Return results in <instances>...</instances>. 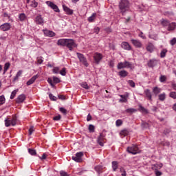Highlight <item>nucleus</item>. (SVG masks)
<instances>
[{
	"instance_id": "nucleus-1",
	"label": "nucleus",
	"mask_w": 176,
	"mask_h": 176,
	"mask_svg": "<svg viewBox=\"0 0 176 176\" xmlns=\"http://www.w3.org/2000/svg\"><path fill=\"white\" fill-rule=\"evenodd\" d=\"M119 9L120 13H122V15H124V13L128 12L129 9H130V2L129 0H121L119 3Z\"/></svg>"
},
{
	"instance_id": "nucleus-2",
	"label": "nucleus",
	"mask_w": 176,
	"mask_h": 176,
	"mask_svg": "<svg viewBox=\"0 0 176 176\" xmlns=\"http://www.w3.org/2000/svg\"><path fill=\"white\" fill-rule=\"evenodd\" d=\"M4 122L6 127L16 126V123L17 122V117H16V116H12V118H7L5 120Z\"/></svg>"
},
{
	"instance_id": "nucleus-3",
	"label": "nucleus",
	"mask_w": 176,
	"mask_h": 176,
	"mask_svg": "<svg viewBox=\"0 0 176 176\" xmlns=\"http://www.w3.org/2000/svg\"><path fill=\"white\" fill-rule=\"evenodd\" d=\"M118 69H123V68H130L133 69V64L129 61L119 63L117 65Z\"/></svg>"
},
{
	"instance_id": "nucleus-4",
	"label": "nucleus",
	"mask_w": 176,
	"mask_h": 176,
	"mask_svg": "<svg viewBox=\"0 0 176 176\" xmlns=\"http://www.w3.org/2000/svg\"><path fill=\"white\" fill-rule=\"evenodd\" d=\"M126 151L131 155H137V153H140V148H138V146L132 144L127 147Z\"/></svg>"
},
{
	"instance_id": "nucleus-5",
	"label": "nucleus",
	"mask_w": 176,
	"mask_h": 176,
	"mask_svg": "<svg viewBox=\"0 0 176 176\" xmlns=\"http://www.w3.org/2000/svg\"><path fill=\"white\" fill-rule=\"evenodd\" d=\"M76 54H77V57H78V60H80V62H81L82 64H83V65H85V67H89V63H87V59L86 58V57H85V55H83V54H80L79 52H77Z\"/></svg>"
},
{
	"instance_id": "nucleus-6",
	"label": "nucleus",
	"mask_w": 176,
	"mask_h": 176,
	"mask_svg": "<svg viewBox=\"0 0 176 176\" xmlns=\"http://www.w3.org/2000/svg\"><path fill=\"white\" fill-rule=\"evenodd\" d=\"M82 157H83V152L80 151L77 153L74 156H72V159L74 162H76V163H81Z\"/></svg>"
},
{
	"instance_id": "nucleus-7",
	"label": "nucleus",
	"mask_w": 176,
	"mask_h": 176,
	"mask_svg": "<svg viewBox=\"0 0 176 176\" xmlns=\"http://www.w3.org/2000/svg\"><path fill=\"white\" fill-rule=\"evenodd\" d=\"M46 5L51 8V9H53V10H54V12H56V13H60V9H58V7L57 6V5L54 4V3L50 1H46Z\"/></svg>"
},
{
	"instance_id": "nucleus-8",
	"label": "nucleus",
	"mask_w": 176,
	"mask_h": 176,
	"mask_svg": "<svg viewBox=\"0 0 176 176\" xmlns=\"http://www.w3.org/2000/svg\"><path fill=\"white\" fill-rule=\"evenodd\" d=\"M103 57L104 56L101 54H100L98 52H96L94 54V60L95 61V63L100 64V63H101V60H102Z\"/></svg>"
},
{
	"instance_id": "nucleus-9",
	"label": "nucleus",
	"mask_w": 176,
	"mask_h": 176,
	"mask_svg": "<svg viewBox=\"0 0 176 176\" xmlns=\"http://www.w3.org/2000/svg\"><path fill=\"white\" fill-rule=\"evenodd\" d=\"M66 46L68 47L69 50L72 51L74 47L76 46V43L72 39H67L66 43Z\"/></svg>"
},
{
	"instance_id": "nucleus-10",
	"label": "nucleus",
	"mask_w": 176,
	"mask_h": 176,
	"mask_svg": "<svg viewBox=\"0 0 176 176\" xmlns=\"http://www.w3.org/2000/svg\"><path fill=\"white\" fill-rule=\"evenodd\" d=\"M97 141L98 144H99L100 146H104V142H105V134H104V133H101L98 138Z\"/></svg>"
},
{
	"instance_id": "nucleus-11",
	"label": "nucleus",
	"mask_w": 176,
	"mask_h": 176,
	"mask_svg": "<svg viewBox=\"0 0 176 176\" xmlns=\"http://www.w3.org/2000/svg\"><path fill=\"white\" fill-rule=\"evenodd\" d=\"M131 42L135 47H137L138 49H141L142 47V43L140 40L132 38L131 40Z\"/></svg>"
},
{
	"instance_id": "nucleus-12",
	"label": "nucleus",
	"mask_w": 176,
	"mask_h": 176,
	"mask_svg": "<svg viewBox=\"0 0 176 176\" xmlns=\"http://www.w3.org/2000/svg\"><path fill=\"white\" fill-rule=\"evenodd\" d=\"M147 65L149 68H153L157 65V60L153 58L150 59L149 61L147 63Z\"/></svg>"
},
{
	"instance_id": "nucleus-13",
	"label": "nucleus",
	"mask_w": 176,
	"mask_h": 176,
	"mask_svg": "<svg viewBox=\"0 0 176 176\" xmlns=\"http://www.w3.org/2000/svg\"><path fill=\"white\" fill-rule=\"evenodd\" d=\"M25 98H27V97L24 94L19 95L16 99V104H21V102H24V101H25Z\"/></svg>"
},
{
	"instance_id": "nucleus-14",
	"label": "nucleus",
	"mask_w": 176,
	"mask_h": 176,
	"mask_svg": "<svg viewBox=\"0 0 176 176\" xmlns=\"http://www.w3.org/2000/svg\"><path fill=\"white\" fill-rule=\"evenodd\" d=\"M121 47H122L124 50H131V45H130V44L126 41L121 43Z\"/></svg>"
},
{
	"instance_id": "nucleus-15",
	"label": "nucleus",
	"mask_w": 176,
	"mask_h": 176,
	"mask_svg": "<svg viewBox=\"0 0 176 176\" xmlns=\"http://www.w3.org/2000/svg\"><path fill=\"white\" fill-rule=\"evenodd\" d=\"M11 27L12 26L10 25V23H3V25H1L0 26V28L2 30V31H9V30H10Z\"/></svg>"
},
{
	"instance_id": "nucleus-16",
	"label": "nucleus",
	"mask_w": 176,
	"mask_h": 176,
	"mask_svg": "<svg viewBox=\"0 0 176 176\" xmlns=\"http://www.w3.org/2000/svg\"><path fill=\"white\" fill-rule=\"evenodd\" d=\"M37 78H39V76H38V74L34 76L26 82V85L28 86H31V85H32L36 80Z\"/></svg>"
},
{
	"instance_id": "nucleus-17",
	"label": "nucleus",
	"mask_w": 176,
	"mask_h": 176,
	"mask_svg": "<svg viewBox=\"0 0 176 176\" xmlns=\"http://www.w3.org/2000/svg\"><path fill=\"white\" fill-rule=\"evenodd\" d=\"M63 8L64 12H65L66 14L71 15L74 14V10L68 8L67 6L63 5Z\"/></svg>"
},
{
	"instance_id": "nucleus-18",
	"label": "nucleus",
	"mask_w": 176,
	"mask_h": 176,
	"mask_svg": "<svg viewBox=\"0 0 176 176\" xmlns=\"http://www.w3.org/2000/svg\"><path fill=\"white\" fill-rule=\"evenodd\" d=\"M146 49L149 53H153V50H155V45L152 43H148Z\"/></svg>"
},
{
	"instance_id": "nucleus-19",
	"label": "nucleus",
	"mask_w": 176,
	"mask_h": 176,
	"mask_svg": "<svg viewBox=\"0 0 176 176\" xmlns=\"http://www.w3.org/2000/svg\"><path fill=\"white\" fill-rule=\"evenodd\" d=\"M68 39L67 38H60L58 41L57 45L58 46H67V42Z\"/></svg>"
},
{
	"instance_id": "nucleus-20",
	"label": "nucleus",
	"mask_w": 176,
	"mask_h": 176,
	"mask_svg": "<svg viewBox=\"0 0 176 176\" xmlns=\"http://www.w3.org/2000/svg\"><path fill=\"white\" fill-rule=\"evenodd\" d=\"M144 94L147 100H148V101H152V92H151V90L149 89L144 90Z\"/></svg>"
},
{
	"instance_id": "nucleus-21",
	"label": "nucleus",
	"mask_w": 176,
	"mask_h": 176,
	"mask_svg": "<svg viewBox=\"0 0 176 176\" xmlns=\"http://www.w3.org/2000/svg\"><path fill=\"white\" fill-rule=\"evenodd\" d=\"M43 32L45 36H50V38L56 35V33H54L53 31H50L47 30H43Z\"/></svg>"
},
{
	"instance_id": "nucleus-22",
	"label": "nucleus",
	"mask_w": 176,
	"mask_h": 176,
	"mask_svg": "<svg viewBox=\"0 0 176 176\" xmlns=\"http://www.w3.org/2000/svg\"><path fill=\"white\" fill-rule=\"evenodd\" d=\"M43 18H42V16L41 15H38L36 19H35V22L37 24H43Z\"/></svg>"
},
{
	"instance_id": "nucleus-23",
	"label": "nucleus",
	"mask_w": 176,
	"mask_h": 176,
	"mask_svg": "<svg viewBox=\"0 0 176 176\" xmlns=\"http://www.w3.org/2000/svg\"><path fill=\"white\" fill-rule=\"evenodd\" d=\"M129 133H130L129 129H124L120 132V135H121V137H126V135H129Z\"/></svg>"
},
{
	"instance_id": "nucleus-24",
	"label": "nucleus",
	"mask_w": 176,
	"mask_h": 176,
	"mask_svg": "<svg viewBox=\"0 0 176 176\" xmlns=\"http://www.w3.org/2000/svg\"><path fill=\"white\" fill-rule=\"evenodd\" d=\"M94 170L96 171V173H98V174H101L104 170V167L102 166L98 165L95 166Z\"/></svg>"
},
{
	"instance_id": "nucleus-25",
	"label": "nucleus",
	"mask_w": 176,
	"mask_h": 176,
	"mask_svg": "<svg viewBox=\"0 0 176 176\" xmlns=\"http://www.w3.org/2000/svg\"><path fill=\"white\" fill-rule=\"evenodd\" d=\"M118 75L120 76V78H126L129 75V72H127L126 70H121L119 72Z\"/></svg>"
},
{
	"instance_id": "nucleus-26",
	"label": "nucleus",
	"mask_w": 176,
	"mask_h": 176,
	"mask_svg": "<svg viewBox=\"0 0 176 176\" xmlns=\"http://www.w3.org/2000/svg\"><path fill=\"white\" fill-rule=\"evenodd\" d=\"M176 23L173 22L171 23H169L168 26V31H174L175 30Z\"/></svg>"
},
{
	"instance_id": "nucleus-27",
	"label": "nucleus",
	"mask_w": 176,
	"mask_h": 176,
	"mask_svg": "<svg viewBox=\"0 0 176 176\" xmlns=\"http://www.w3.org/2000/svg\"><path fill=\"white\" fill-rule=\"evenodd\" d=\"M141 126L142 129H149L151 127V124L145 121H142Z\"/></svg>"
},
{
	"instance_id": "nucleus-28",
	"label": "nucleus",
	"mask_w": 176,
	"mask_h": 176,
	"mask_svg": "<svg viewBox=\"0 0 176 176\" xmlns=\"http://www.w3.org/2000/svg\"><path fill=\"white\" fill-rule=\"evenodd\" d=\"M160 91H162V89H160L157 87H155L153 89V93L155 94V96H157V94H159V93H160Z\"/></svg>"
},
{
	"instance_id": "nucleus-29",
	"label": "nucleus",
	"mask_w": 176,
	"mask_h": 176,
	"mask_svg": "<svg viewBox=\"0 0 176 176\" xmlns=\"http://www.w3.org/2000/svg\"><path fill=\"white\" fill-rule=\"evenodd\" d=\"M118 166H119V163H118V162L116 161L112 162V168L113 171H116V170H118Z\"/></svg>"
},
{
	"instance_id": "nucleus-30",
	"label": "nucleus",
	"mask_w": 176,
	"mask_h": 176,
	"mask_svg": "<svg viewBox=\"0 0 176 176\" xmlns=\"http://www.w3.org/2000/svg\"><path fill=\"white\" fill-rule=\"evenodd\" d=\"M139 111L140 112H142V113H149L148 110L145 109L144 107H142V105L141 104L139 105Z\"/></svg>"
},
{
	"instance_id": "nucleus-31",
	"label": "nucleus",
	"mask_w": 176,
	"mask_h": 176,
	"mask_svg": "<svg viewBox=\"0 0 176 176\" xmlns=\"http://www.w3.org/2000/svg\"><path fill=\"white\" fill-rule=\"evenodd\" d=\"M96 16H97L96 13H93L92 15L88 18V21L89 23H93V21H94V20H96Z\"/></svg>"
},
{
	"instance_id": "nucleus-32",
	"label": "nucleus",
	"mask_w": 176,
	"mask_h": 176,
	"mask_svg": "<svg viewBox=\"0 0 176 176\" xmlns=\"http://www.w3.org/2000/svg\"><path fill=\"white\" fill-rule=\"evenodd\" d=\"M10 67V63H6L4 65V70H3V75H5V74H6V72H8V69H9V68Z\"/></svg>"
},
{
	"instance_id": "nucleus-33",
	"label": "nucleus",
	"mask_w": 176,
	"mask_h": 176,
	"mask_svg": "<svg viewBox=\"0 0 176 176\" xmlns=\"http://www.w3.org/2000/svg\"><path fill=\"white\" fill-rule=\"evenodd\" d=\"M122 99H120V102H127V96L126 95H120Z\"/></svg>"
},
{
	"instance_id": "nucleus-34",
	"label": "nucleus",
	"mask_w": 176,
	"mask_h": 176,
	"mask_svg": "<svg viewBox=\"0 0 176 176\" xmlns=\"http://www.w3.org/2000/svg\"><path fill=\"white\" fill-rule=\"evenodd\" d=\"M167 80V76H164V75H161L160 77V82H161V83H164V82H166Z\"/></svg>"
},
{
	"instance_id": "nucleus-35",
	"label": "nucleus",
	"mask_w": 176,
	"mask_h": 176,
	"mask_svg": "<svg viewBox=\"0 0 176 176\" xmlns=\"http://www.w3.org/2000/svg\"><path fill=\"white\" fill-rule=\"evenodd\" d=\"M166 54H167V50L166 49L162 50L160 53V58H164V57H166Z\"/></svg>"
},
{
	"instance_id": "nucleus-36",
	"label": "nucleus",
	"mask_w": 176,
	"mask_h": 176,
	"mask_svg": "<svg viewBox=\"0 0 176 176\" xmlns=\"http://www.w3.org/2000/svg\"><path fill=\"white\" fill-rule=\"evenodd\" d=\"M158 97L160 101H164V100H166V94H161L158 96Z\"/></svg>"
},
{
	"instance_id": "nucleus-37",
	"label": "nucleus",
	"mask_w": 176,
	"mask_h": 176,
	"mask_svg": "<svg viewBox=\"0 0 176 176\" xmlns=\"http://www.w3.org/2000/svg\"><path fill=\"white\" fill-rule=\"evenodd\" d=\"M17 91H19V89H14L10 96V99L13 100V98H14V97H16V95L17 94Z\"/></svg>"
},
{
	"instance_id": "nucleus-38",
	"label": "nucleus",
	"mask_w": 176,
	"mask_h": 176,
	"mask_svg": "<svg viewBox=\"0 0 176 176\" xmlns=\"http://www.w3.org/2000/svg\"><path fill=\"white\" fill-rule=\"evenodd\" d=\"M19 17L21 21H24V20L27 19V16H25V14L24 13H21V14H19Z\"/></svg>"
},
{
	"instance_id": "nucleus-39",
	"label": "nucleus",
	"mask_w": 176,
	"mask_h": 176,
	"mask_svg": "<svg viewBox=\"0 0 176 176\" xmlns=\"http://www.w3.org/2000/svg\"><path fill=\"white\" fill-rule=\"evenodd\" d=\"M59 74H60L62 76H65V75H67V69L63 67L61 71L59 72Z\"/></svg>"
},
{
	"instance_id": "nucleus-40",
	"label": "nucleus",
	"mask_w": 176,
	"mask_h": 176,
	"mask_svg": "<svg viewBox=\"0 0 176 176\" xmlns=\"http://www.w3.org/2000/svg\"><path fill=\"white\" fill-rule=\"evenodd\" d=\"M127 113H134V112H137V109L130 108L125 111Z\"/></svg>"
},
{
	"instance_id": "nucleus-41",
	"label": "nucleus",
	"mask_w": 176,
	"mask_h": 176,
	"mask_svg": "<svg viewBox=\"0 0 176 176\" xmlns=\"http://www.w3.org/2000/svg\"><path fill=\"white\" fill-rule=\"evenodd\" d=\"M95 130H96V128L94 127V125L89 124V133H94Z\"/></svg>"
},
{
	"instance_id": "nucleus-42",
	"label": "nucleus",
	"mask_w": 176,
	"mask_h": 176,
	"mask_svg": "<svg viewBox=\"0 0 176 176\" xmlns=\"http://www.w3.org/2000/svg\"><path fill=\"white\" fill-rule=\"evenodd\" d=\"M22 74H23V71L19 70V71L17 72L16 76L14 77V80H17V79H18L19 78H20V76H21Z\"/></svg>"
},
{
	"instance_id": "nucleus-43",
	"label": "nucleus",
	"mask_w": 176,
	"mask_h": 176,
	"mask_svg": "<svg viewBox=\"0 0 176 176\" xmlns=\"http://www.w3.org/2000/svg\"><path fill=\"white\" fill-rule=\"evenodd\" d=\"M28 152L30 155H32V156H35V155H36V151L34 149L29 148Z\"/></svg>"
},
{
	"instance_id": "nucleus-44",
	"label": "nucleus",
	"mask_w": 176,
	"mask_h": 176,
	"mask_svg": "<svg viewBox=\"0 0 176 176\" xmlns=\"http://www.w3.org/2000/svg\"><path fill=\"white\" fill-rule=\"evenodd\" d=\"M162 25L164 26V27H168V25H170V22H168V21L167 20H163L162 21Z\"/></svg>"
},
{
	"instance_id": "nucleus-45",
	"label": "nucleus",
	"mask_w": 176,
	"mask_h": 176,
	"mask_svg": "<svg viewBox=\"0 0 176 176\" xmlns=\"http://www.w3.org/2000/svg\"><path fill=\"white\" fill-rule=\"evenodd\" d=\"M169 96H170L171 98H173V100H176V92H175V91H171V92L169 94Z\"/></svg>"
},
{
	"instance_id": "nucleus-46",
	"label": "nucleus",
	"mask_w": 176,
	"mask_h": 176,
	"mask_svg": "<svg viewBox=\"0 0 176 176\" xmlns=\"http://www.w3.org/2000/svg\"><path fill=\"white\" fill-rule=\"evenodd\" d=\"M81 86L83 87V89H85L86 90H89L90 87H89V85H87V82H82Z\"/></svg>"
},
{
	"instance_id": "nucleus-47",
	"label": "nucleus",
	"mask_w": 176,
	"mask_h": 176,
	"mask_svg": "<svg viewBox=\"0 0 176 176\" xmlns=\"http://www.w3.org/2000/svg\"><path fill=\"white\" fill-rule=\"evenodd\" d=\"M123 124V121L122 120H117L116 122V125L117 127H119Z\"/></svg>"
},
{
	"instance_id": "nucleus-48",
	"label": "nucleus",
	"mask_w": 176,
	"mask_h": 176,
	"mask_svg": "<svg viewBox=\"0 0 176 176\" xmlns=\"http://www.w3.org/2000/svg\"><path fill=\"white\" fill-rule=\"evenodd\" d=\"M128 83L131 87H135V82H134V81L129 80H128Z\"/></svg>"
},
{
	"instance_id": "nucleus-49",
	"label": "nucleus",
	"mask_w": 176,
	"mask_h": 176,
	"mask_svg": "<svg viewBox=\"0 0 176 176\" xmlns=\"http://www.w3.org/2000/svg\"><path fill=\"white\" fill-rule=\"evenodd\" d=\"M5 104V96H0V105H3Z\"/></svg>"
},
{
	"instance_id": "nucleus-50",
	"label": "nucleus",
	"mask_w": 176,
	"mask_h": 176,
	"mask_svg": "<svg viewBox=\"0 0 176 176\" xmlns=\"http://www.w3.org/2000/svg\"><path fill=\"white\" fill-rule=\"evenodd\" d=\"M37 63L38 64H42L43 63V57L42 56L37 57Z\"/></svg>"
},
{
	"instance_id": "nucleus-51",
	"label": "nucleus",
	"mask_w": 176,
	"mask_h": 176,
	"mask_svg": "<svg viewBox=\"0 0 176 176\" xmlns=\"http://www.w3.org/2000/svg\"><path fill=\"white\" fill-rule=\"evenodd\" d=\"M49 97L50 98V100H52V101H56L57 100V98L54 96H53V94H50L49 95Z\"/></svg>"
},
{
	"instance_id": "nucleus-52",
	"label": "nucleus",
	"mask_w": 176,
	"mask_h": 176,
	"mask_svg": "<svg viewBox=\"0 0 176 176\" xmlns=\"http://www.w3.org/2000/svg\"><path fill=\"white\" fill-rule=\"evenodd\" d=\"M47 157V154H46V153H44L42 157H39V159H41V160H46Z\"/></svg>"
},
{
	"instance_id": "nucleus-53",
	"label": "nucleus",
	"mask_w": 176,
	"mask_h": 176,
	"mask_svg": "<svg viewBox=\"0 0 176 176\" xmlns=\"http://www.w3.org/2000/svg\"><path fill=\"white\" fill-rule=\"evenodd\" d=\"M170 44L171 45V46H174V45H176V38H173L172 40H170Z\"/></svg>"
},
{
	"instance_id": "nucleus-54",
	"label": "nucleus",
	"mask_w": 176,
	"mask_h": 176,
	"mask_svg": "<svg viewBox=\"0 0 176 176\" xmlns=\"http://www.w3.org/2000/svg\"><path fill=\"white\" fill-rule=\"evenodd\" d=\"M53 72H54V74H60V68L54 67Z\"/></svg>"
},
{
	"instance_id": "nucleus-55",
	"label": "nucleus",
	"mask_w": 176,
	"mask_h": 176,
	"mask_svg": "<svg viewBox=\"0 0 176 176\" xmlns=\"http://www.w3.org/2000/svg\"><path fill=\"white\" fill-rule=\"evenodd\" d=\"M35 130L34 129V126H30L29 129V135H32V133H34Z\"/></svg>"
},
{
	"instance_id": "nucleus-56",
	"label": "nucleus",
	"mask_w": 176,
	"mask_h": 176,
	"mask_svg": "<svg viewBox=\"0 0 176 176\" xmlns=\"http://www.w3.org/2000/svg\"><path fill=\"white\" fill-rule=\"evenodd\" d=\"M53 82L55 83H60V78L57 77H53Z\"/></svg>"
},
{
	"instance_id": "nucleus-57",
	"label": "nucleus",
	"mask_w": 176,
	"mask_h": 176,
	"mask_svg": "<svg viewBox=\"0 0 176 176\" xmlns=\"http://www.w3.org/2000/svg\"><path fill=\"white\" fill-rule=\"evenodd\" d=\"M60 111L63 113L64 115H67V109L63 107L60 108Z\"/></svg>"
},
{
	"instance_id": "nucleus-58",
	"label": "nucleus",
	"mask_w": 176,
	"mask_h": 176,
	"mask_svg": "<svg viewBox=\"0 0 176 176\" xmlns=\"http://www.w3.org/2000/svg\"><path fill=\"white\" fill-rule=\"evenodd\" d=\"M60 175L61 176H69V175H68V173H67V172H65V171H64V170H61V171L60 172Z\"/></svg>"
},
{
	"instance_id": "nucleus-59",
	"label": "nucleus",
	"mask_w": 176,
	"mask_h": 176,
	"mask_svg": "<svg viewBox=\"0 0 176 176\" xmlns=\"http://www.w3.org/2000/svg\"><path fill=\"white\" fill-rule=\"evenodd\" d=\"M47 82L52 87H54V84H53V80L52 78H48Z\"/></svg>"
},
{
	"instance_id": "nucleus-60",
	"label": "nucleus",
	"mask_w": 176,
	"mask_h": 176,
	"mask_svg": "<svg viewBox=\"0 0 176 176\" xmlns=\"http://www.w3.org/2000/svg\"><path fill=\"white\" fill-rule=\"evenodd\" d=\"M139 36L140 38H142V39H146V36L144 35V33L142 32H141L140 34H139Z\"/></svg>"
},
{
	"instance_id": "nucleus-61",
	"label": "nucleus",
	"mask_w": 176,
	"mask_h": 176,
	"mask_svg": "<svg viewBox=\"0 0 176 176\" xmlns=\"http://www.w3.org/2000/svg\"><path fill=\"white\" fill-rule=\"evenodd\" d=\"M31 6L32 8H36L38 6V2L32 1V3H31Z\"/></svg>"
},
{
	"instance_id": "nucleus-62",
	"label": "nucleus",
	"mask_w": 176,
	"mask_h": 176,
	"mask_svg": "<svg viewBox=\"0 0 176 176\" xmlns=\"http://www.w3.org/2000/svg\"><path fill=\"white\" fill-rule=\"evenodd\" d=\"M60 119H61V116L60 115H58L54 117V120H60Z\"/></svg>"
},
{
	"instance_id": "nucleus-63",
	"label": "nucleus",
	"mask_w": 176,
	"mask_h": 176,
	"mask_svg": "<svg viewBox=\"0 0 176 176\" xmlns=\"http://www.w3.org/2000/svg\"><path fill=\"white\" fill-rule=\"evenodd\" d=\"M94 32L96 34H98L100 32V28H98V27L95 28H94Z\"/></svg>"
},
{
	"instance_id": "nucleus-64",
	"label": "nucleus",
	"mask_w": 176,
	"mask_h": 176,
	"mask_svg": "<svg viewBox=\"0 0 176 176\" xmlns=\"http://www.w3.org/2000/svg\"><path fill=\"white\" fill-rule=\"evenodd\" d=\"M155 175L156 176H160L162 175V172L159 171V170H156L155 171Z\"/></svg>"
}]
</instances>
